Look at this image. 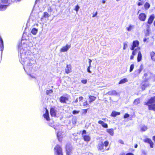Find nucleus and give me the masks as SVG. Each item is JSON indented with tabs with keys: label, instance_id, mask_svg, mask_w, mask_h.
Masks as SVG:
<instances>
[{
	"label": "nucleus",
	"instance_id": "f257e3e1",
	"mask_svg": "<svg viewBox=\"0 0 155 155\" xmlns=\"http://www.w3.org/2000/svg\"><path fill=\"white\" fill-rule=\"evenodd\" d=\"M139 44V42L137 40L133 41L132 45L130 48V49L133 51L132 54L130 56V60H133L137 51L140 50V47H138Z\"/></svg>",
	"mask_w": 155,
	"mask_h": 155
},
{
	"label": "nucleus",
	"instance_id": "f03ea898",
	"mask_svg": "<svg viewBox=\"0 0 155 155\" xmlns=\"http://www.w3.org/2000/svg\"><path fill=\"white\" fill-rule=\"evenodd\" d=\"M155 96L151 97L148 101L144 103V105L148 106L149 110H153L155 111Z\"/></svg>",
	"mask_w": 155,
	"mask_h": 155
},
{
	"label": "nucleus",
	"instance_id": "7ed1b4c3",
	"mask_svg": "<svg viewBox=\"0 0 155 155\" xmlns=\"http://www.w3.org/2000/svg\"><path fill=\"white\" fill-rule=\"evenodd\" d=\"M109 143V142L108 140H106L104 142L102 141L99 142L97 146L98 150L102 152L108 150L109 148H107V147L108 146Z\"/></svg>",
	"mask_w": 155,
	"mask_h": 155
},
{
	"label": "nucleus",
	"instance_id": "20e7f679",
	"mask_svg": "<svg viewBox=\"0 0 155 155\" xmlns=\"http://www.w3.org/2000/svg\"><path fill=\"white\" fill-rule=\"evenodd\" d=\"M56 108L54 106H51L50 108V113L52 117H55L57 116Z\"/></svg>",
	"mask_w": 155,
	"mask_h": 155
},
{
	"label": "nucleus",
	"instance_id": "39448f33",
	"mask_svg": "<svg viewBox=\"0 0 155 155\" xmlns=\"http://www.w3.org/2000/svg\"><path fill=\"white\" fill-rule=\"evenodd\" d=\"M150 84L148 81H143L140 84V88L142 91H144L146 88L150 86Z\"/></svg>",
	"mask_w": 155,
	"mask_h": 155
},
{
	"label": "nucleus",
	"instance_id": "423d86ee",
	"mask_svg": "<svg viewBox=\"0 0 155 155\" xmlns=\"http://www.w3.org/2000/svg\"><path fill=\"white\" fill-rule=\"evenodd\" d=\"M66 155H70L72 153V147L69 144H67L65 147Z\"/></svg>",
	"mask_w": 155,
	"mask_h": 155
},
{
	"label": "nucleus",
	"instance_id": "0eeeda50",
	"mask_svg": "<svg viewBox=\"0 0 155 155\" xmlns=\"http://www.w3.org/2000/svg\"><path fill=\"white\" fill-rule=\"evenodd\" d=\"M143 65H141L140 66L139 69L135 71L134 73V76L135 77H136L138 76L140 72L143 70Z\"/></svg>",
	"mask_w": 155,
	"mask_h": 155
},
{
	"label": "nucleus",
	"instance_id": "6e6552de",
	"mask_svg": "<svg viewBox=\"0 0 155 155\" xmlns=\"http://www.w3.org/2000/svg\"><path fill=\"white\" fill-rule=\"evenodd\" d=\"M71 45L70 44H66L64 46L62 47L60 49V52H65L67 51L68 49L71 48Z\"/></svg>",
	"mask_w": 155,
	"mask_h": 155
},
{
	"label": "nucleus",
	"instance_id": "1a4fd4ad",
	"mask_svg": "<svg viewBox=\"0 0 155 155\" xmlns=\"http://www.w3.org/2000/svg\"><path fill=\"white\" fill-rule=\"evenodd\" d=\"M143 141L146 143H147L150 144L151 148L153 147V143L152 140L149 138H146L143 140Z\"/></svg>",
	"mask_w": 155,
	"mask_h": 155
},
{
	"label": "nucleus",
	"instance_id": "9d476101",
	"mask_svg": "<svg viewBox=\"0 0 155 155\" xmlns=\"http://www.w3.org/2000/svg\"><path fill=\"white\" fill-rule=\"evenodd\" d=\"M147 17L146 15L144 13H140L138 16L139 19L141 21H145Z\"/></svg>",
	"mask_w": 155,
	"mask_h": 155
},
{
	"label": "nucleus",
	"instance_id": "9b49d317",
	"mask_svg": "<svg viewBox=\"0 0 155 155\" xmlns=\"http://www.w3.org/2000/svg\"><path fill=\"white\" fill-rule=\"evenodd\" d=\"M154 18L155 15L154 14H152L150 15L147 21V24L149 25L151 24L152 23Z\"/></svg>",
	"mask_w": 155,
	"mask_h": 155
},
{
	"label": "nucleus",
	"instance_id": "f8f14e48",
	"mask_svg": "<svg viewBox=\"0 0 155 155\" xmlns=\"http://www.w3.org/2000/svg\"><path fill=\"white\" fill-rule=\"evenodd\" d=\"M150 78L149 73L147 72L144 73L142 77V78L143 79V81H148Z\"/></svg>",
	"mask_w": 155,
	"mask_h": 155
},
{
	"label": "nucleus",
	"instance_id": "ddd939ff",
	"mask_svg": "<svg viewBox=\"0 0 155 155\" xmlns=\"http://www.w3.org/2000/svg\"><path fill=\"white\" fill-rule=\"evenodd\" d=\"M45 109L46 110L45 113L43 114V116L47 121H49L50 120V119L48 111L47 108H46Z\"/></svg>",
	"mask_w": 155,
	"mask_h": 155
},
{
	"label": "nucleus",
	"instance_id": "4468645a",
	"mask_svg": "<svg viewBox=\"0 0 155 155\" xmlns=\"http://www.w3.org/2000/svg\"><path fill=\"white\" fill-rule=\"evenodd\" d=\"M54 153L61 152L62 151V149L61 146L58 145L57 144L54 148Z\"/></svg>",
	"mask_w": 155,
	"mask_h": 155
},
{
	"label": "nucleus",
	"instance_id": "2eb2a0df",
	"mask_svg": "<svg viewBox=\"0 0 155 155\" xmlns=\"http://www.w3.org/2000/svg\"><path fill=\"white\" fill-rule=\"evenodd\" d=\"M68 97L61 96L59 98L60 101L62 103L64 104L66 103V101H68Z\"/></svg>",
	"mask_w": 155,
	"mask_h": 155
},
{
	"label": "nucleus",
	"instance_id": "dca6fc26",
	"mask_svg": "<svg viewBox=\"0 0 155 155\" xmlns=\"http://www.w3.org/2000/svg\"><path fill=\"white\" fill-rule=\"evenodd\" d=\"M71 72V66L70 64H67L65 69V72L69 74Z\"/></svg>",
	"mask_w": 155,
	"mask_h": 155
},
{
	"label": "nucleus",
	"instance_id": "f3484780",
	"mask_svg": "<svg viewBox=\"0 0 155 155\" xmlns=\"http://www.w3.org/2000/svg\"><path fill=\"white\" fill-rule=\"evenodd\" d=\"M88 97L89 99V100L88 101V102L90 104H91V103L94 101L97 98L96 97L91 95H89L88 96Z\"/></svg>",
	"mask_w": 155,
	"mask_h": 155
},
{
	"label": "nucleus",
	"instance_id": "a211bd4d",
	"mask_svg": "<svg viewBox=\"0 0 155 155\" xmlns=\"http://www.w3.org/2000/svg\"><path fill=\"white\" fill-rule=\"evenodd\" d=\"M98 123L101 125L102 127L104 128H107L108 125L107 124L105 123L103 121L100 120L98 121Z\"/></svg>",
	"mask_w": 155,
	"mask_h": 155
},
{
	"label": "nucleus",
	"instance_id": "6ab92c4d",
	"mask_svg": "<svg viewBox=\"0 0 155 155\" xmlns=\"http://www.w3.org/2000/svg\"><path fill=\"white\" fill-rule=\"evenodd\" d=\"M82 137L84 140L87 142L91 140V138L89 136L85 135L82 136Z\"/></svg>",
	"mask_w": 155,
	"mask_h": 155
},
{
	"label": "nucleus",
	"instance_id": "aec40b11",
	"mask_svg": "<svg viewBox=\"0 0 155 155\" xmlns=\"http://www.w3.org/2000/svg\"><path fill=\"white\" fill-rule=\"evenodd\" d=\"M137 52H138V54L137 57V61L138 62H140L142 60V56L140 50L137 51Z\"/></svg>",
	"mask_w": 155,
	"mask_h": 155
},
{
	"label": "nucleus",
	"instance_id": "412c9836",
	"mask_svg": "<svg viewBox=\"0 0 155 155\" xmlns=\"http://www.w3.org/2000/svg\"><path fill=\"white\" fill-rule=\"evenodd\" d=\"M120 112L113 111L111 113L110 116L111 117H116L117 115H120Z\"/></svg>",
	"mask_w": 155,
	"mask_h": 155
},
{
	"label": "nucleus",
	"instance_id": "4be33fe9",
	"mask_svg": "<svg viewBox=\"0 0 155 155\" xmlns=\"http://www.w3.org/2000/svg\"><path fill=\"white\" fill-rule=\"evenodd\" d=\"M108 94L110 95H117L118 94V93L115 90H112L108 92Z\"/></svg>",
	"mask_w": 155,
	"mask_h": 155
},
{
	"label": "nucleus",
	"instance_id": "5701e85b",
	"mask_svg": "<svg viewBox=\"0 0 155 155\" xmlns=\"http://www.w3.org/2000/svg\"><path fill=\"white\" fill-rule=\"evenodd\" d=\"M57 138L59 141L61 142L62 140L63 137L62 136L61 134L59 133V132H58L57 133Z\"/></svg>",
	"mask_w": 155,
	"mask_h": 155
},
{
	"label": "nucleus",
	"instance_id": "b1692460",
	"mask_svg": "<svg viewBox=\"0 0 155 155\" xmlns=\"http://www.w3.org/2000/svg\"><path fill=\"white\" fill-rule=\"evenodd\" d=\"M50 15L47 12H45L43 13V14L42 16L41 19H43L44 18H48L50 16Z\"/></svg>",
	"mask_w": 155,
	"mask_h": 155
},
{
	"label": "nucleus",
	"instance_id": "393cba45",
	"mask_svg": "<svg viewBox=\"0 0 155 155\" xmlns=\"http://www.w3.org/2000/svg\"><path fill=\"white\" fill-rule=\"evenodd\" d=\"M107 131L111 136H113L114 134V130L112 128L107 129Z\"/></svg>",
	"mask_w": 155,
	"mask_h": 155
},
{
	"label": "nucleus",
	"instance_id": "a878e982",
	"mask_svg": "<svg viewBox=\"0 0 155 155\" xmlns=\"http://www.w3.org/2000/svg\"><path fill=\"white\" fill-rule=\"evenodd\" d=\"M151 58L153 61H155V52L152 51L150 53Z\"/></svg>",
	"mask_w": 155,
	"mask_h": 155
},
{
	"label": "nucleus",
	"instance_id": "bb28decb",
	"mask_svg": "<svg viewBox=\"0 0 155 155\" xmlns=\"http://www.w3.org/2000/svg\"><path fill=\"white\" fill-rule=\"evenodd\" d=\"M38 30L35 28H33L31 31V33L34 35H35L38 32Z\"/></svg>",
	"mask_w": 155,
	"mask_h": 155
},
{
	"label": "nucleus",
	"instance_id": "cd10ccee",
	"mask_svg": "<svg viewBox=\"0 0 155 155\" xmlns=\"http://www.w3.org/2000/svg\"><path fill=\"white\" fill-rule=\"evenodd\" d=\"M128 81V80L126 78H124L121 80L119 82L118 84H123L126 82H127Z\"/></svg>",
	"mask_w": 155,
	"mask_h": 155
},
{
	"label": "nucleus",
	"instance_id": "c85d7f7f",
	"mask_svg": "<svg viewBox=\"0 0 155 155\" xmlns=\"http://www.w3.org/2000/svg\"><path fill=\"white\" fill-rule=\"evenodd\" d=\"M144 6L146 10H147L150 8V5L148 2H146L144 4Z\"/></svg>",
	"mask_w": 155,
	"mask_h": 155
},
{
	"label": "nucleus",
	"instance_id": "c756f323",
	"mask_svg": "<svg viewBox=\"0 0 155 155\" xmlns=\"http://www.w3.org/2000/svg\"><path fill=\"white\" fill-rule=\"evenodd\" d=\"M77 119L76 117H73L72 118L71 122L73 125H75L77 122Z\"/></svg>",
	"mask_w": 155,
	"mask_h": 155
},
{
	"label": "nucleus",
	"instance_id": "7c9ffc66",
	"mask_svg": "<svg viewBox=\"0 0 155 155\" xmlns=\"http://www.w3.org/2000/svg\"><path fill=\"white\" fill-rule=\"evenodd\" d=\"M140 103V100L139 98L135 99L134 102V104L135 105H137Z\"/></svg>",
	"mask_w": 155,
	"mask_h": 155
},
{
	"label": "nucleus",
	"instance_id": "2f4dec72",
	"mask_svg": "<svg viewBox=\"0 0 155 155\" xmlns=\"http://www.w3.org/2000/svg\"><path fill=\"white\" fill-rule=\"evenodd\" d=\"M7 6L4 5H0V10L3 11L6 8Z\"/></svg>",
	"mask_w": 155,
	"mask_h": 155
},
{
	"label": "nucleus",
	"instance_id": "473e14b6",
	"mask_svg": "<svg viewBox=\"0 0 155 155\" xmlns=\"http://www.w3.org/2000/svg\"><path fill=\"white\" fill-rule=\"evenodd\" d=\"M133 25H129L128 27L126 28V29L128 31H130L133 28Z\"/></svg>",
	"mask_w": 155,
	"mask_h": 155
},
{
	"label": "nucleus",
	"instance_id": "72a5a7b5",
	"mask_svg": "<svg viewBox=\"0 0 155 155\" xmlns=\"http://www.w3.org/2000/svg\"><path fill=\"white\" fill-rule=\"evenodd\" d=\"M147 129V127L146 126H143L141 128V130L142 131H145Z\"/></svg>",
	"mask_w": 155,
	"mask_h": 155
},
{
	"label": "nucleus",
	"instance_id": "f704fd0d",
	"mask_svg": "<svg viewBox=\"0 0 155 155\" xmlns=\"http://www.w3.org/2000/svg\"><path fill=\"white\" fill-rule=\"evenodd\" d=\"M134 64H132L130 65L129 70V71L130 72H131L133 70L134 68Z\"/></svg>",
	"mask_w": 155,
	"mask_h": 155
},
{
	"label": "nucleus",
	"instance_id": "c9c22d12",
	"mask_svg": "<svg viewBox=\"0 0 155 155\" xmlns=\"http://www.w3.org/2000/svg\"><path fill=\"white\" fill-rule=\"evenodd\" d=\"M138 1L140 2H138L137 3V5L138 6H141L143 5L144 2H143L142 0H138Z\"/></svg>",
	"mask_w": 155,
	"mask_h": 155
},
{
	"label": "nucleus",
	"instance_id": "e433bc0d",
	"mask_svg": "<svg viewBox=\"0 0 155 155\" xmlns=\"http://www.w3.org/2000/svg\"><path fill=\"white\" fill-rule=\"evenodd\" d=\"M3 47V40L0 36V47Z\"/></svg>",
	"mask_w": 155,
	"mask_h": 155
},
{
	"label": "nucleus",
	"instance_id": "4c0bfd02",
	"mask_svg": "<svg viewBox=\"0 0 155 155\" xmlns=\"http://www.w3.org/2000/svg\"><path fill=\"white\" fill-rule=\"evenodd\" d=\"M83 106L84 107L89 106V104L87 101H86L83 103Z\"/></svg>",
	"mask_w": 155,
	"mask_h": 155
},
{
	"label": "nucleus",
	"instance_id": "58836bf2",
	"mask_svg": "<svg viewBox=\"0 0 155 155\" xmlns=\"http://www.w3.org/2000/svg\"><path fill=\"white\" fill-rule=\"evenodd\" d=\"M53 92V90L51 89L49 90H47L46 91V94L47 95L52 93Z\"/></svg>",
	"mask_w": 155,
	"mask_h": 155
},
{
	"label": "nucleus",
	"instance_id": "ea45409f",
	"mask_svg": "<svg viewBox=\"0 0 155 155\" xmlns=\"http://www.w3.org/2000/svg\"><path fill=\"white\" fill-rule=\"evenodd\" d=\"M55 155H63L62 151L54 153Z\"/></svg>",
	"mask_w": 155,
	"mask_h": 155
},
{
	"label": "nucleus",
	"instance_id": "a19ab883",
	"mask_svg": "<svg viewBox=\"0 0 155 155\" xmlns=\"http://www.w3.org/2000/svg\"><path fill=\"white\" fill-rule=\"evenodd\" d=\"M79 8V7L78 5H76L75 6V8L74 9V10L77 12H78V9Z\"/></svg>",
	"mask_w": 155,
	"mask_h": 155
},
{
	"label": "nucleus",
	"instance_id": "79ce46f5",
	"mask_svg": "<svg viewBox=\"0 0 155 155\" xmlns=\"http://www.w3.org/2000/svg\"><path fill=\"white\" fill-rule=\"evenodd\" d=\"M130 116V115L129 114L127 113H126L124 114V118H126L127 117H128Z\"/></svg>",
	"mask_w": 155,
	"mask_h": 155
},
{
	"label": "nucleus",
	"instance_id": "37998d69",
	"mask_svg": "<svg viewBox=\"0 0 155 155\" xmlns=\"http://www.w3.org/2000/svg\"><path fill=\"white\" fill-rule=\"evenodd\" d=\"M87 79L82 80L81 81V82L83 84H86L87 83Z\"/></svg>",
	"mask_w": 155,
	"mask_h": 155
},
{
	"label": "nucleus",
	"instance_id": "c03bdc74",
	"mask_svg": "<svg viewBox=\"0 0 155 155\" xmlns=\"http://www.w3.org/2000/svg\"><path fill=\"white\" fill-rule=\"evenodd\" d=\"M47 10H48V12H51L52 11H53V9L51 7H49L48 9Z\"/></svg>",
	"mask_w": 155,
	"mask_h": 155
},
{
	"label": "nucleus",
	"instance_id": "a18cd8bd",
	"mask_svg": "<svg viewBox=\"0 0 155 155\" xmlns=\"http://www.w3.org/2000/svg\"><path fill=\"white\" fill-rule=\"evenodd\" d=\"M79 111H77L76 110H74L72 111V113L73 114H78L79 113Z\"/></svg>",
	"mask_w": 155,
	"mask_h": 155
},
{
	"label": "nucleus",
	"instance_id": "49530a36",
	"mask_svg": "<svg viewBox=\"0 0 155 155\" xmlns=\"http://www.w3.org/2000/svg\"><path fill=\"white\" fill-rule=\"evenodd\" d=\"M124 46L123 48V49L124 50H125L126 49V47L127 46V45L126 43H124Z\"/></svg>",
	"mask_w": 155,
	"mask_h": 155
},
{
	"label": "nucleus",
	"instance_id": "de8ad7c7",
	"mask_svg": "<svg viewBox=\"0 0 155 155\" xmlns=\"http://www.w3.org/2000/svg\"><path fill=\"white\" fill-rule=\"evenodd\" d=\"M86 133H87V132H86V130H83L82 131V133L81 134L83 136V135H84V134H86Z\"/></svg>",
	"mask_w": 155,
	"mask_h": 155
},
{
	"label": "nucleus",
	"instance_id": "09e8293b",
	"mask_svg": "<svg viewBox=\"0 0 155 155\" xmlns=\"http://www.w3.org/2000/svg\"><path fill=\"white\" fill-rule=\"evenodd\" d=\"M87 110L88 109H85L83 110V113L84 114H86L87 112Z\"/></svg>",
	"mask_w": 155,
	"mask_h": 155
},
{
	"label": "nucleus",
	"instance_id": "8fccbe9b",
	"mask_svg": "<svg viewBox=\"0 0 155 155\" xmlns=\"http://www.w3.org/2000/svg\"><path fill=\"white\" fill-rule=\"evenodd\" d=\"M91 66H88L87 68V71L89 73H91V71H90V68L91 67Z\"/></svg>",
	"mask_w": 155,
	"mask_h": 155
},
{
	"label": "nucleus",
	"instance_id": "3c124183",
	"mask_svg": "<svg viewBox=\"0 0 155 155\" xmlns=\"http://www.w3.org/2000/svg\"><path fill=\"white\" fill-rule=\"evenodd\" d=\"M88 62L89 64V66H91V62H92V60L90 59H89Z\"/></svg>",
	"mask_w": 155,
	"mask_h": 155
},
{
	"label": "nucleus",
	"instance_id": "603ef678",
	"mask_svg": "<svg viewBox=\"0 0 155 155\" xmlns=\"http://www.w3.org/2000/svg\"><path fill=\"white\" fill-rule=\"evenodd\" d=\"M126 155H134L133 153H132L129 152V153H127L126 154Z\"/></svg>",
	"mask_w": 155,
	"mask_h": 155
},
{
	"label": "nucleus",
	"instance_id": "864d4df0",
	"mask_svg": "<svg viewBox=\"0 0 155 155\" xmlns=\"http://www.w3.org/2000/svg\"><path fill=\"white\" fill-rule=\"evenodd\" d=\"M119 142L122 144H124V142L123 141V140H119Z\"/></svg>",
	"mask_w": 155,
	"mask_h": 155
},
{
	"label": "nucleus",
	"instance_id": "5fc2aeb1",
	"mask_svg": "<svg viewBox=\"0 0 155 155\" xmlns=\"http://www.w3.org/2000/svg\"><path fill=\"white\" fill-rule=\"evenodd\" d=\"M79 99L80 101H81L83 99V97L82 96H80L79 97Z\"/></svg>",
	"mask_w": 155,
	"mask_h": 155
},
{
	"label": "nucleus",
	"instance_id": "6e6d98bb",
	"mask_svg": "<svg viewBox=\"0 0 155 155\" xmlns=\"http://www.w3.org/2000/svg\"><path fill=\"white\" fill-rule=\"evenodd\" d=\"M97 12H96L94 14H93L92 15V17H94L97 14Z\"/></svg>",
	"mask_w": 155,
	"mask_h": 155
},
{
	"label": "nucleus",
	"instance_id": "4d7b16f0",
	"mask_svg": "<svg viewBox=\"0 0 155 155\" xmlns=\"http://www.w3.org/2000/svg\"><path fill=\"white\" fill-rule=\"evenodd\" d=\"M152 139L155 142V135L153 137Z\"/></svg>",
	"mask_w": 155,
	"mask_h": 155
},
{
	"label": "nucleus",
	"instance_id": "13d9d810",
	"mask_svg": "<svg viewBox=\"0 0 155 155\" xmlns=\"http://www.w3.org/2000/svg\"><path fill=\"white\" fill-rule=\"evenodd\" d=\"M78 102V98H77L76 99V100H75V101H74V103H77Z\"/></svg>",
	"mask_w": 155,
	"mask_h": 155
},
{
	"label": "nucleus",
	"instance_id": "bf43d9fd",
	"mask_svg": "<svg viewBox=\"0 0 155 155\" xmlns=\"http://www.w3.org/2000/svg\"><path fill=\"white\" fill-rule=\"evenodd\" d=\"M147 40V39L146 38H145L143 39V41L145 42H146Z\"/></svg>",
	"mask_w": 155,
	"mask_h": 155
},
{
	"label": "nucleus",
	"instance_id": "052dcab7",
	"mask_svg": "<svg viewBox=\"0 0 155 155\" xmlns=\"http://www.w3.org/2000/svg\"><path fill=\"white\" fill-rule=\"evenodd\" d=\"M138 145L137 144H136L134 146V147L136 148L137 147Z\"/></svg>",
	"mask_w": 155,
	"mask_h": 155
},
{
	"label": "nucleus",
	"instance_id": "680f3d73",
	"mask_svg": "<svg viewBox=\"0 0 155 155\" xmlns=\"http://www.w3.org/2000/svg\"><path fill=\"white\" fill-rule=\"evenodd\" d=\"M105 1L104 0H102V3H103V4L105 3Z\"/></svg>",
	"mask_w": 155,
	"mask_h": 155
},
{
	"label": "nucleus",
	"instance_id": "e2e57ef3",
	"mask_svg": "<svg viewBox=\"0 0 155 155\" xmlns=\"http://www.w3.org/2000/svg\"><path fill=\"white\" fill-rule=\"evenodd\" d=\"M40 0H35V2H38L40 1Z\"/></svg>",
	"mask_w": 155,
	"mask_h": 155
},
{
	"label": "nucleus",
	"instance_id": "0e129e2a",
	"mask_svg": "<svg viewBox=\"0 0 155 155\" xmlns=\"http://www.w3.org/2000/svg\"><path fill=\"white\" fill-rule=\"evenodd\" d=\"M153 25L154 26H155V20L154 21V23H153Z\"/></svg>",
	"mask_w": 155,
	"mask_h": 155
},
{
	"label": "nucleus",
	"instance_id": "69168bd1",
	"mask_svg": "<svg viewBox=\"0 0 155 155\" xmlns=\"http://www.w3.org/2000/svg\"><path fill=\"white\" fill-rule=\"evenodd\" d=\"M120 155H124V153H122Z\"/></svg>",
	"mask_w": 155,
	"mask_h": 155
},
{
	"label": "nucleus",
	"instance_id": "338daca9",
	"mask_svg": "<svg viewBox=\"0 0 155 155\" xmlns=\"http://www.w3.org/2000/svg\"><path fill=\"white\" fill-rule=\"evenodd\" d=\"M132 151H134V149H132Z\"/></svg>",
	"mask_w": 155,
	"mask_h": 155
},
{
	"label": "nucleus",
	"instance_id": "774afa93",
	"mask_svg": "<svg viewBox=\"0 0 155 155\" xmlns=\"http://www.w3.org/2000/svg\"><path fill=\"white\" fill-rule=\"evenodd\" d=\"M103 119V120H105V119H103H103Z\"/></svg>",
	"mask_w": 155,
	"mask_h": 155
}]
</instances>
